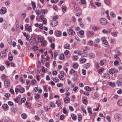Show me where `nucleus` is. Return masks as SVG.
I'll use <instances>...</instances> for the list:
<instances>
[{"instance_id":"f8f14e48","label":"nucleus","mask_w":122,"mask_h":122,"mask_svg":"<svg viewBox=\"0 0 122 122\" xmlns=\"http://www.w3.org/2000/svg\"><path fill=\"white\" fill-rule=\"evenodd\" d=\"M70 100V99L68 97H66L64 100V102L66 103H67Z\"/></svg>"},{"instance_id":"6e6d98bb","label":"nucleus","mask_w":122,"mask_h":122,"mask_svg":"<svg viewBox=\"0 0 122 122\" xmlns=\"http://www.w3.org/2000/svg\"><path fill=\"white\" fill-rule=\"evenodd\" d=\"M63 113L65 114H67L68 113L67 111L66 110V108L65 107H64L63 108Z\"/></svg>"},{"instance_id":"a878e982","label":"nucleus","mask_w":122,"mask_h":122,"mask_svg":"<svg viewBox=\"0 0 122 122\" xmlns=\"http://www.w3.org/2000/svg\"><path fill=\"white\" fill-rule=\"evenodd\" d=\"M89 56L91 58H94L95 57V55L93 53H91L90 54Z\"/></svg>"},{"instance_id":"2eb2a0df","label":"nucleus","mask_w":122,"mask_h":122,"mask_svg":"<svg viewBox=\"0 0 122 122\" xmlns=\"http://www.w3.org/2000/svg\"><path fill=\"white\" fill-rule=\"evenodd\" d=\"M71 116L72 117V119L73 120H76V116L75 115L73 114L71 115Z\"/></svg>"},{"instance_id":"20e7f679","label":"nucleus","mask_w":122,"mask_h":122,"mask_svg":"<svg viewBox=\"0 0 122 122\" xmlns=\"http://www.w3.org/2000/svg\"><path fill=\"white\" fill-rule=\"evenodd\" d=\"M100 23L102 25H105L107 23V20L105 18H102L100 19Z\"/></svg>"},{"instance_id":"f704fd0d","label":"nucleus","mask_w":122,"mask_h":122,"mask_svg":"<svg viewBox=\"0 0 122 122\" xmlns=\"http://www.w3.org/2000/svg\"><path fill=\"white\" fill-rule=\"evenodd\" d=\"M28 70L31 73H32L34 71V68H29Z\"/></svg>"},{"instance_id":"1a4fd4ad","label":"nucleus","mask_w":122,"mask_h":122,"mask_svg":"<svg viewBox=\"0 0 122 122\" xmlns=\"http://www.w3.org/2000/svg\"><path fill=\"white\" fill-rule=\"evenodd\" d=\"M94 34V33L92 31H88L87 33V35L89 37H91Z\"/></svg>"},{"instance_id":"a211bd4d","label":"nucleus","mask_w":122,"mask_h":122,"mask_svg":"<svg viewBox=\"0 0 122 122\" xmlns=\"http://www.w3.org/2000/svg\"><path fill=\"white\" fill-rule=\"evenodd\" d=\"M86 59L83 58H80V61L81 62H84L86 61Z\"/></svg>"},{"instance_id":"052dcab7","label":"nucleus","mask_w":122,"mask_h":122,"mask_svg":"<svg viewBox=\"0 0 122 122\" xmlns=\"http://www.w3.org/2000/svg\"><path fill=\"white\" fill-rule=\"evenodd\" d=\"M81 110H82V111L84 113H85V114H86V113H87V112H86V110H85V109L84 108H81Z\"/></svg>"},{"instance_id":"37998d69","label":"nucleus","mask_w":122,"mask_h":122,"mask_svg":"<svg viewBox=\"0 0 122 122\" xmlns=\"http://www.w3.org/2000/svg\"><path fill=\"white\" fill-rule=\"evenodd\" d=\"M111 116H107L106 118L108 121L110 122H111V120H110Z\"/></svg>"},{"instance_id":"ea45409f","label":"nucleus","mask_w":122,"mask_h":122,"mask_svg":"<svg viewBox=\"0 0 122 122\" xmlns=\"http://www.w3.org/2000/svg\"><path fill=\"white\" fill-rule=\"evenodd\" d=\"M38 40L39 42H42L43 41V38H42L41 37L39 38L38 39Z\"/></svg>"},{"instance_id":"7ed1b4c3","label":"nucleus","mask_w":122,"mask_h":122,"mask_svg":"<svg viewBox=\"0 0 122 122\" xmlns=\"http://www.w3.org/2000/svg\"><path fill=\"white\" fill-rule=\"evenodd\" d=\"M61 75L59 74L58 77L61 80H63L64 79L63 77L65 75V74L63 71H61L60 72Z\"/></svg>"},{"instance_id":"6e6552de","label":"nucleus","mask_w":122,"mask_h":122,"mask_svg":"<svg viewBox=\"0 0 122 122\" xmlns=\"http://www.w3.org/2000/svg\"><path fill=\"white\" fill-rule=\"evenodd\" d=\"M120 115L118 113L114 115V118L117 121H119L120 118Z\"/></svg>"},{"instance_id":"603ef678","label":"nucleus","mask_w":122,"mask_h":122,"mask_svg":"<svg viewBox=\"0 0 122 122\" xmlns=\"http://www.w3.org/2000/svg\"><path fill=\"white\" fill-rule=\"evenodd\" d=\"M5 69V67L4 66H1L0 67V69L1 71H3Z\"/></svg>"},{"instance_id":"58836bf2","label":"nucleus","mask_w":122,"mask_h":122,"mask_svg":"<svg viewBox=\"0 0 122 122\" xmlns=\"http://www.w3.org/2000/svg\"><path fill=\"white\" fill-rule=\"evenodd\" d=\"M86 90L87 91H90L91 90V89L90 87L89 86H87L86 88Z\"/></svg>"},{"instance_id":"5fc2aeb1","label":"nucleus","mask_w":122,"mask_h":122,"mask_svg":"<svg viewBox=\"0 0 122 122\" xmlns=\"http://www.w3.org/2000/svg\"><path fill=\"white\" fill-rule=\"evenodd\" d=\"M10 1L9 0H7L5 2V4L6 5H8L10 4Z\"/></svg>"},{"instance_id":"c03bdc74","label":"nucleus","mask_w":122,"mask_h":122,"mask_svg":"<svg viewBox=\"0 0 122 122\" xmlns=\"http://www.w3.org/2000/svg\"><path fill=\"white\" fill-rule=\"evenodd\" d=\"M20 92H21L22 93L24 92L25 91V90L24 89V88L22 87H21L20 88Z\"/></svg>"},{"instance_id":"9b49d317","label":"nucleus","mask_w":122,"mask_h":122,"mask_svg":"<svg viewBox=\"0 0 122 122\" xmlns=\"http://www.w3.org/2000/svg\"><path fill=\"white\" fill-rule=\"evenodd\" d=\"M70 45L68 44H65L64 46V48L66 49H69L70 47Z\"/></svg>"},{"instance_id":"e433bc0d","label":"nucleus","mask_w":122,"mask_h":122,"mask_svg":"<svg viewBox=\"0 0 122 122\" xmlns=\"http://www.w3.org/2000/svg\"><path fill=\"white\" fill-rule=\"evenodd\" d=\"M110 15L113 18H114L115 16V14L113 12H111Z\"/></svg>"},{"instance_id":"f03ea898","label":"nucleus","mask_w":122,"mask_h":122,"mask_svg":"<svg viewBox=\"0 0 122 122\" xmlns=\"http://www.w3.org/2000/svg\"><path fill=\"white\" fill-rule=\"evenodd\" d=\"M8 49L6 48L5 50L3 51H2L0 53V56L3 58H5L7 57L6 52L8 51Z\"/></svg>"},{"instance_id":"a18cd8bd","label":"nucleus","mask_w":122,"mask_h":122,"mask_svg":"<svg viewBox=\"0 0 122 122\" xmlns=\"http://www.w3.org/2000/svg\"><path fill=\"white\" fill-rule=\"evenodd\" d=\"M40 95L39 94H36L35 95V97L36 99H38L40 97Z\"/></svg>"},{"instance_id":"8fccbe9b","label":"nucleus","mask_w":122,"mask_h":122,"mask_svg":"<svg viewBox=\"0 0 122 122\" xmlns=\"http://www.w3.org/2000/svg\"><path fill=\"white\" fill-rule=\"evenodd\" d=\"M18 42L19 43H20L21 45L22 46L23 45V42L20 39H19L18 41Z\"/></svg>"},{"instance_id":"bb28decb","label":"nucleus","mask_w":122,"mask_h":122,"mask_svg":"<svg viewBox=\"0 0 122 122\" xmlns=\"http://www.w3.org/2000/svg\"><path fill=\"white\" fill-rule=\"evenodd\" d=\"M8 106L7 104H4L2 105V108L4 109H7L8 108Z\"/></svg>"},{"instance_id":"e2e57ef3","label":"nucleus","mask_w":122,"mask_h":122,"mask_svg":"<svg viewBox=\"0 0 122 122\" xmlns=\"http://www.w3.org/2000/svg\"><path fill=\"white\" fill-rule=\"evenodd\" d=\"M95 65L97 68L98 69L99 67V64L97 62H96L95 63Z\"/></svg>"},{"instance_id":"864d4df0","label":"nucleus","mask_w":122,"mask_h":122,"mask_svg":"<svg viewBox=\"0 0 122 122\" xmlns=\"http://www.w3.org/2000/svg\"><path fill=\"white\" fill-rule=\"evenodd\" d=\"M83 102L86 105L87 103V100L86 99H83Z\"/></svg>"},{"instance_id":"de8ad7c7","label":"nucleus","mask_w":122,"mask_h":122,"mask_svg":"<svg viewBox=\"0 0 122 122\" xmlns=\"http://www.w3.org/2000/svg\"><path fill=\"white\" fill-rule=\"evenodd\" d=\"M98 28L96 26H94L92 28V29L93 30H97L98 29Z\"/></svg>"},{"instance_id":"5701e85b","label":"nucleus","mask_w":122,"mask_h":122,"mask_svg":"<svg viewBox=\"0 0 122 122\" xmlns=\"http://www.w3.org/2000/svg\"><path fill=\"white\" fill-rule=\"evenodd\" d=\"M109 84V85L112 87H113L115 86V83H112L111 82H110Z\"/></svg>"},{"instance_id":"c9c22d12","label":"nucleus","mask_w":122,"mask_h":122,"mask_svg":"<svg viewBox=\"0 0 122 122\" xmlns=\"http://www.w3.org/2000/svg\"><path fill=\"white\" fill-rule=\"evenodd\" d=\"M87 55L86 52H83L81 54V56L82 57H85L87 56Z\"/></svg>"},{"instance_id":"69168bd1","label":"nucleus","mask_w":122,"mask_h":122,"mask_svg":"<svg viewBox=\"0 0 122 122\" xmlns=\"http://www.w3.org/2000/svg\"><path fill=\"white\" fill-rule=\"evenodd\" d=\"M81 116L80 115H78V120L79 121H80L81 120Z\"/></svg>"},{"instance_id":"f3484780","label":"nucleus","mask_w":122,"mask_h":122,"mask_svg":"<svg viewBox=\"0 0 122 122\" xmlns=\"http://www.w3.org/2000/svg\"><path fill=\"white\" fill-rule=\"evenodd\" d=\"M32 48L34 51H36L38 50V47L37 46H34L32 47Z\"/></svg>"},{"instance_id":"4d7b16f0","label":"nucleus","mask_w":122,"mask_h":122,"mask_svg":"<svg viewBox=\"0 0 122 122\" xmlns=\"http://www.w3.org/2000/svg\"><path fill=\"white\" fill-rule=\"evenodd\" d=\"M43 23L44 24H46L47 23V21L46 18L44 19L43 20Z\"/></svg>"},{"instance_id":"680f3d73","label":"nucleus","mask_w":122,"mask_h":122,"mask_svg":"<svg viewBox=\"0 0 122 122\" xmlns=\"http://www.w3.org/2000/svg\"><path fill=\"white\" fill-rule=\"evenodd\" d=\"M100 39L99 38H96L95 40V41L96 43H99L100 42Z\"/></svg>"},{"instance_id":"09e8293b","label":"nucleus","mask_w":122,"mask_h":122,"mask_svg":"<svg viewBox=\"0 0 122 122\" xmlns=\"http://www.w3.org/2000/svg\"><path fill=\"white\" fill-rule=\"evenodd\" d=\"M79 25L82 28L84 27V25L82 22H80L79 23Z\"/></svg>"},{"instance_id":"49530a36","label":"nucleus","mask_w":122,"mask_h":122,"mask_svg":"<svg viewBox=\"0 0 122 122\" xmlns=\"http://www.w3.org/2000/svg\"><path fill=\"white\" fill-rule=\"evenodd\" d=\"M50 106L52 107H55V105L52 102L50 103Z\"/></svg>"},{"instance_id":"b1692460","label":"nucleus","mask_w":122,"mask_h":122,"mask_svg":"<svg viewBox=\"0 0 122 122\" xmlns=\"http://www.w3.org/2000/svg\"><path fill=\"white\" fill-rule=\"evenodd\" d=\"M109 73L111 74H113L114 73V70L113 69H111L109 70Z\"/></svg>"},{"instance_id":"f257e3e1","label":"nucleus","mask_w":122,"mask_h":122,"mask_svg":"<svg viewBox=\"0 0 122 122\" xmlns=\"http://www.w3.org/2000/svg\"><path fill=\"white\" fill-rule=\"evenodd\" d=\"M58 24V21L56 19H53L50 21V24L53 27L56 26Z\"/></svg>"},{"instance_id":"72a5a7b5","label":"nucleus","mask_w":122,"mask_h":122,"mask_svg":"<svg viewBox=\"0 0 122 122\" xmlns=\"http://www.w3.org/2000/svg\"><path fill=\"white\" fill-rule=\"evenodd\" d=\"M78 66L76 63L74 64L73 66V67L74 69H76L77 68Z\"/></svg>"},{"instance_id":"a19ab883","label":"nucleus","mask_w":122,"mask_h":122,"mask_svg":"<svg viewBox=\"0 0 122 122\" xmlns=\"http://www.w3.org/2000/svg\"><path fill=\"white\" fill-rule=\"evenodd\" d=\"M56 103L58 106H59L61 105L60 102L59 100H57L56 101Z\"/></svg>"},{"instance_id":"79ce46f5","label":"nucleus","mask_w":122,"mask_h":122,"mask_svg":"<svg viewBox=\"0 0 122 122\" xmlns=\"http://www.w3.org/2000/svg\"><path fill=\"white\" fill-rule=\"evenodd\" d=\"M82 71L83 75H85L86 74V71L84 70V69H82Z\"/></svg>"},{"instance_id":"aec40b11","label":"nucleus","mask_w":122,"mask_h":122,"mask_svg":"<svg viewBox=\"0 0 122 122\" xmlns=\"http://www.w3.org/2000/svg\"><path fill=\"white\" fill-rule=\"evenodd\" d=\"M104 1L105 3L106 4L108 5H110V0H104Z\"/></svg>"},{"instance_id":"13d9d810","label":"nucleus","mask_w":122,"mask_h":122,"mask_svg":"<svg viewBox=\"0 0 122 122\" xmlns=\"http://www.w3.org/2000/svg\"><path fill=\"white\" fill-rule=\"evenodd\" d=\"M25 105L27 107H29L30 106V104L29 103L26 102L25 103Z\"/></svg>"},{"instance_id":"7c9ffc66","label":"nucleus","mask_w":122,"mask_h":122,"mask_svg":"<svg viewBox=\"0 0 122 122\" xmlns=\"http://www.w3.org/2000/svg\"><path fill=\"white\" fill-rule=\"evenodd\" d=\"M21 117H22L24 119H25L26 118V115L25 113H23L21 114Z\"/></svg>"},{"instance_id":"2f4dec72","label":"nucleus","mask_w":122,"mask_h":122,"mask_svg":"<svg viewBox=\"0 0 122 122\" xmlns=\"http://www.w3.org/2000/svg\"><path fill=\"white\" fill-rule=\"evenodd\" d=\"M62 10L63 11V12H64V11H65L64 12L66 11V7L65 5H63L62 7Z\"/></svg>"},{"instance_id":"0e129e2a","label":"nucleus","mask_w":122,"mask_h":122,"mask_svg":"<svg viewBox=\"0 0 122 122\" xmlns=\"http://www.w3.org/2000/svg\"><path fill=\"white\" fill-rule=\"evenodd\" d=\"M10 94L9 93H7L5 94V96L7 98H8L10 96Z\"/></svg>"},{"instance_id":"6ab92c4d","label":"nucleus","mask_w":122,"mask_h":122,"mask_svg":"<svg viewBox=\"0 0 122 122\" xmlns=\"http://www.w3.org/2000/svg\"><path fill=\"white\" fill-rule=\"evenodd\" d=\"M90 4L92 8H93L94 9H96V8L95 6L92 3V1H91Z\"/></svg>"},{"instance_id":"39448f33","label":"nucleus","mask_w":122,"mask_h":122,"mask_svg":"<svg viewBox=\"0 0 122 122\" xmlns=\"http://www.w3.org/2000/svg\"><path fill=\"white\" fill-rule=\"evenodd\" d=\"M4 84L6 87L9 86L10 85V80L8 79H6L4 82Z\"/></svg>"},{"instance_id":"c756f323","label":"nucleus","mask_w":122,"mask_h":122,"mask_svg":"<svg viewBox=\"0 0 122 122\" xmlns=\"http://www.w3.org/2000/svg\"><path fill=\"white\" fill-rule=\"evenodd\" d=\"M122 83L121 81H117V84L118 86H121L122 85Z\"/></svg>"},{"instance_id":"338daca9","label":"nucleus","mask_w":122,"mask_h":122,"mask_svg":"<svg viewBox=\"0 0 122 122\" xmlns=\"http://www.w3.org/2000/svg\"><path fill=\"white\" fill-rule=\"evenodd\" d=\"M119 62L117 61H115L114 62V64L115 65L117 66L118 65Z\"/></svg>"},{"instance_id":"3c124183","label":"nucleus","mask_w":122,"mask_h":122,"mask_svg":"<svg viewBox=\"0 0 122 122\" xmlns=\"http://www.w3.org/2000/svg\"><path fill=\"white\" fill-rule=\"evenodd\" d=\"M67 23L66 22V21H64L63 22L64 25H65L66 26H68L69 25V23L68 22H67Z\"/></svg>"},{"instance_id":"473e14b6","label":"nucleus","mask_w":122,"mask_h":122,"mask_svg":"<svg viewBox=\"0 0 122 122\" xmlns=\"http://www.w3.org/2000/svg\"><path fill=\"white\" fill-rule=\"evenodd\" d=\"M61 32L60 31H57L56 33V35L58 36H60L61 35Z\"/></svg>"},{"instance_id":"ddd939ff","label":"nucleus","mask_w":122,"mask_h":122,"mask_svg":"<svg viewBox=\"0 0 122 122\" xmlns=\"http://www.w3.org/2000/svg\"><path fill=\"white\" fill-rule=\"evenodd\" d=\"M90 65V64L89 63L85 64L84 66V67L86 69H87L89 67Z\"/></svg>"},{"instance_id":"9d476101","label":"nucleus","mask_w":122,"mask_h":122,"mask_svg":"<svg viewBox=\"0 0 122 122\" xmlns=\"http://www.w3.org/2000/svg\"><path fill=\"white\" fill-rule=\"evenodd\" d=\"M103 76L104 77L107 79H109L110 78L109 75L107 73L104 74Z\"/></svg>"},{"instance_id":"4be33fe9","label":"nucleus","mask_w":122,"mask_h":122,"mask_svg":"<svg viewBox=\"0 0 122 122\" xmlns=\"http://www.w3.org/2000/svg\"><path fill=\"white\" fill-rule=\"evenodd\" d=\"M92 109L91 108L88 107L87 108V110L88 113L90 114H92Z\"/></svg>"},{"instance_id":"412c9836","label":"nucleus","mask_w":122,"mask_h":122,"mask_svg":"<svg viewBox=\"0 0 122 122\" xmlns=\"http://www.w3.org/2000/svg\"><path fill=\"white\" fill-rule=\"evenodd\" d=\"M46 41H43L41 43V46H45L46 44Z\"/></svg>"},{"instance_id":"bf43d9fd","label":"nucleus","mask_w":122,"mask_h":122,"mask_svg":"<svg viewBox=\"0 0 122 122\" xmlns=\"http://www.w3.org/2000/svg\"><path fill=\"white\" fill-rule=\"evenodd\" d=\"M95 4L98 6H100L101 5L100 3L99 2H95Z\"/></svg>"},{"instance_id":"dca6fc26","label":"nucleus","mask_w":122,"mask_h":122,"mask_svg":"<svg viewBox=\"0 0 122 122\" xmlns=\"http://www.w3.org/2000/svg\"><path fill=\"white\" fill-rule=\"evenodd\" d=\"M31 5L32 6V8L33 10H35V8L36 7V5L35 3L33 2L32 1L31 3Z\"/></svg>"},{"instance_id":"774afa93","label":"nucleus","mask_w":122,"mask_h":122,"mask_svg":"<svg viewBox=\"0 0 122 122\" xmlns=\"http://www.w3.org/2000/svg\"><path fill=\"white\" fill-rule=\"evenodd\" d=\"M104 62L103 61L101 60L100 61L99 64H100L101 66H102L104 65Z\"/></svg>"},{"instance_id":"4c0bfd02","label":"nucleus","mask_w":122,"mask_h":122,"mask_svg":"<svg viewBox=\"0 0 122 122\" xmlns=\"http://www.w3.org/2000/svg\"><path fill=\"white\" fill-rule=\"evenodd\" d=\"M28 30V31L31 32L32 31V29L31 26H30L26 29V31Z\"/></svg>"},{"instance_id":"c85d7f7f","label":"nucleus","mask_w":122,"mask_h":122,"mask_svg":"<svg viewBox=\"0 0 122 122\" xmlns=\"http://www.w3.org/2000/svg\"><path fill=\"white\" fill-rule=\"evenodd\" d=\"M11 111L14 112H15L17 111L16 109L15 108H12L10 109Z\"/></svg>"},{"instance_id":"4468645a","label":"nucleus","mask_w":122,"mask_h":122,"mask_svg":"<svg viewBox=\"0 0 122 122\" xmlns=\"http://www.w3.org/2000/svg\"><path fill=\"white\" fill-rule=\"evenodd\" d=\"M117 104L119 106L122 105V99H120L118 101Z\"/></svg>"},{"instance_id":"393cba45","label":"nucleus","mask_w":122,"mask_h":122,"mask_svg":"<svg viewBox=\"0 0 122 122\" xmlns=\"http://www.w3.org/2000/svg\"><path fill=\"white\" fill-rule=\"evenodd\" d=\"M60 59L63 60L64 59V55L63 54H61L59 56Z\"/></svg>"},{"instance_id":"cd10ccee","label":"nucleus","mask_w":122,"mask_h":122,"mask_svg":"<svg viewBox=\"0 0 122 122\" xmlns=\"http://www.w3.org/2000/svg\"><path fill=\"white\" fill-rule=\"evenodd\" d=\"M35 12L37 15H38L41 13H42L43 12V11H40L39 10H36Z\"/></svg>"},{"instance_id":"423d86ee","label":"nucleus","mask_w":122,"mask_h":122,"mask_svg":"<svg viewBox=\"0 0 122 122\" xmlns=\"http://www.w3.org/2000/svg\"><path fill=\"white\" fill-rule=\"evenodd\" d=\"M7 11L6 8L5 7H2L0 11V13L1 14H4Z\"/></svg>"},{"instance_id":"0eeeda50","label":"nucleus","mask_w":122,"mask_h":122,"mask_svg":"<svg viewBox=\"0 0 122 122\" xmlns=\"http://www.w3.org/2000/svg\"><path fill=\"white\" fill-rule=\"evenodd\" d=\"M68 33L70 35H73L75 34V32L73 30L70 28L69 29Z\"/></svg>"}]
</instances>
